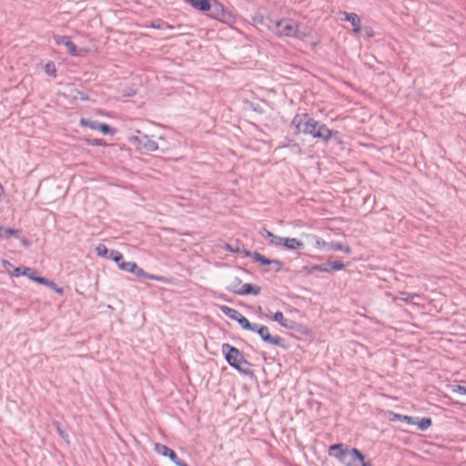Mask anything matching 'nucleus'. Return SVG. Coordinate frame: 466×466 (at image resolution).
<instances>
[{
  "label": "nucleus",
  "mask_w": 466,
  "mask_h": 466,
  "mask_svg": "<svg viewBox=\"0 0 466 466\" xmlns=\"http://www.w3.org/2000/svg\"><path fill=\"white\" fill-rule=\"evenodd\" d=\"M267 26L278 37L285 36L303 39L307 35L306 31L301 30L300 25L292 19H268Z\"/></svg>",
  "instance_id": "1"
},
{
  "label": "nucleus",
  "mask_w": 466,
  "mask_h": 466,
  "mask_svg": "<svg viewBox=\"0 0 466 466\" xmlns=\"http://www.w3.org/2000/svg\"><path fill=\"white\" fill-rule=\"evenodd\" d=\"M221 351L229 366L240 373L252 375V370L249 369L251 363L244 358L243 353L238 349L228 343H224Z\"/></svg>",
  "instance_id": "2"
},
{
  "label": "nucleus",
  "mask_w": 466,
  "mask_h": 466,
  "mask_svg": "<svg viewBox=\"0 0 466 466\" xmlns=\"http://www.w3.org/2000/svg\"><path fill=\"white\" fill-rule=\"evenodd\" d=\"M292 124L299 133L311 135L313 137H320V126L319 122L311 118L308 114L297 115Z\"/></svg>",
  "instance_id": "3"
},
{
  "label": "nucleus",
  "mask_w": 466,
  "mask_h": 466,
  "mask_svg": "<svg viewBox=\"0 0 466 466\" xmlns=\"http://www.w3.org/2000/svg\"><path fill=\"white\" fill-rule=\"evenodd\" d=\"M208 15L226 24L234 22V16L229 11H227L224 5L217 0H211Z\"/></svg>",
  "instance_id": "4"
},
{
  "label": "nucleus",
  "mask_w": 466,
  "mask_h": 466,
  "mask_svg": "<svg viewBox=\"0 0 466 466\" xmlns=\"http://www.w3.org/2000/svg\"><path fill=\"white\" fill-rule=\"evenodd\" d=\"M322 142L326 145H331L334 152L338 153L343 149L342 135L337 130H331L322 124Z\"/></svg>",
  "instance_id": "5"
},
{
  "label": "nucleus",
  "mask_w": 466,
  "mask_h": 466,
  "mask_svg": "<svg viewBox=\"0 0 466 466\" xmlns=\"http://www.w3.org/2000/svg\"><path fill=\"white\" fill-rule=\"evenodd\" d=\"M250 331H258L261 330L260 338L261 339L268 344L278 346L279 348H286V343L284 339L279 336H273L270 334L269 329L267 326L259 325L257 323L252 324V329H249Z\"/></svg>",
  "instance_id": "6"
},
{
  "label": "nucleus",
  "mask_w": 466,
  "mask_h": 466,
  "mask_svg": "<svg viewBox=\"0 0 466 466\" xmlns=\"http://www.w3.org/2000/svg\"><path fill=\"white\" fill-rule=\"evenodd\" d=\"M220 310L224 315L237 321L241 326L242 329L246 330H249V329H252L253 323H251L238 310L226 305L220 306Z\"/></svg>",
  "instance_id": "7"
},
{
  "label": "nucleus",
  "mask_w": 466,
  "mask_h": 466,
  "mask_svg": "<svg viewBox=\"0 0 466 466\" xmlns=\"http://www.w3.org/2000/svg\"><path fill=\"white\" fill-rule=\"evenodd\" d=\"M137 136H135L131 138L135 143H137V147L140 149H145L146 151H156L158 148L157 143L152 140L147 135L142 133L137 130Z\"/></svg>",
  "instance_id": "8"
},
{
  "label": "nucleus",
  "mask_w": 466,
  "mask_h": 466,
  "mask_svg": "<svg viewBox=\"0 0 466 466\" xmlns=\"http://www.w3.org/2000/svg\"><path fill=\"white\" fill-rule=\"evenodd\" d=\"M79 123L81 127H88L92 130H99L104 135H113L116 132V130L113 127H111L108 124L100 123L96 120L81 118Z\"/></svg>",
  "instance_id": "9"
},
{
  "label": "nucleus",
  "mask_w": 466,
  "mask_h": 466,
  "mask_svg": "<svg viewBox=\"0 0 466 466\" xmlns=\"http://www.w3.org/2000/svg\"><path fill=\"white\" fill-rule=\"evenodd\" d=\"M155 451L158 454L168 457L177 466H188L184 461L179 459L177 453L167 446L160 443L155 445Z\"/></svg>",
  "instance_id": "10"
},
{
  "label": "nucleus",
  "mask_w": 466,
  "mask_h": 466,
  "mask_svg": "<svg viewBox=\"0 0 466 466\" xmlns=\"http://www.w3.org/2000/svg\"><path fill=\"white\" fill-rule=\"evenodd\" d=\"M53 38H54V41H55V43L56 45H58V46H61V45L65 46L67 48V51H68V53L71 56H79V54L77 53L76 46L71 41L70 36H68V35H55Z\"/></svg>",
  "instance_id": "11"
},
{
  "label": "nucleus",
  "mask_w": 466,
  "mask_h": 466,
  "mask_svg": "<svg viewBox=\"0 0 466 466\" xmlns=\"http://www.w3.org/2000/svg\"><path fill=\"white\" fill-rule=\"evenodd\" d=\"M341 14L344 17L340 19L350 23L353 27L352 31L354 34H360L361 31L360 17L356 13L342 12Z\"/></svg>",
  "instance_id": "12"
},
{
  "label": "nucleus",
  "mask_w": 466,
  "mask_h": 466,
  "mask_svg": "<svg viewBox=\"0 0 466 466\" xmlns=\"http://www.w3.org/2000/svg\"><path fill=\"white\" fill-rule=\"evenodd\" d=\"M133 268L132 274H134L137 278H144L147 279L157 280L160 282H165L166 278L163 276L152 275L145 272L141 268H139L137 264Z\"/></svg>",
  "instance_id": "13"
},
{
  "label": "nucleus",
  "mask_w": 466,
  "mask_h": 466,
  "mask_svg": "<svg viewBox=\"0 0 466 466\" xmlns=\"http://www.w3.org/2000/svg\"><path fill=\"white\" fill-rule=\"evenodd\" d=\"M322 248H327L328 249L333 250V251H338V250L343 251L346 254L351 253V248L349 245H344L339 242H334V241L326 242V241L322 240Z\"/></svg>",
  "instance_id": "14"
},
{
  "label": "nucleus",
  "mask_w": 466,
  "mask_h": 466,
  "mask_svg": "<svg viewBox=\"0 0 466 466\" xmlns=\"http://www.w3.org/2000/svg\"><path fill=\"white\" fill-rule=\"evenodd\" d=\"M261 292V288L258 285H254L251 283H246L243 284L240 287V289L238 291V295L246 296V295H254L258 296Z\"/></svg>",
  "instance_id": "15"
},
{
  "label": "nucleus",
  "mask_w": 466,
  "mask_h": 466,
  "mask_svg": "<svg viewBox=\"0 0 466 466\" xmlns=\"http://www.w3.org/2000/svg\"><path fill=\"white\" fill-rule=\"evenodd\" d=\"M228 286L226 289L234 294H238L240 287L242 286V279L238 276H229L228 278Z\"/></svg>",
  "instance_id": "16"
},
{
  "label": "nucleus",
  "mask_w": 466,
  "mask_h": 466,
  "mask_svg": "<svg viewBox=\"0 0 466 466\" xmlns=\"http://www.w3.org/2000/svg\"><path fill=\"white\" fill-rule=\"evenodd\" d=\"M347 449L348 448L345 447L343 444H333L329 448V454L340 461L342 456L345 454Z\"/></svg>",
  "instance_id": "17"
},
{
  "label": "nucleus",
  "mask_w": 466,
  "mask_h": 466,
  "mask_svg": "<svg viewBox=\"0 0 466 466\" xmlns=\"http://www.w3.org/2000/svg\"><path fill=\"white\" fill-rule=\"evenodd\" d=\"M345 265L339 260L327 261L322 263V272L338 271L343 269Z\"/></svg>",
  "instance_id": "18"
},
{
  "label": "nucleus",
  "mask_w": 466,
  "mask_h": 466,
  "mask_svg": "<svg viewBox=\"0 0 466 466\" xmlns=\"http://www.w3.org/2000/svg\"><path fill=\"white\" fill-rule=\"evenodd\" d=\"M211 0H193L190 6L195 10L206 13L210 8Z\"/></svg>",
  "instance_id": "19"
},
{
  "label": "nucleus",
  "mask_w": 466,
  "mask_h": 466,
  "mask_svg": "<svg viewBox=\"0 0 466 466\" xmlns=\"http://www.w3.org/2000/svg\"><path fill=\"white\" fill-rule=\"evenodd\" d=\"M340 461L345 466H357L356 459L353 456V448L352 449H347V451H345V454L342 456Z\"/></svg>",
  "instance_id": "20"
},
{
  "label": "nucleus",
  "mask_w": 466,
  "mask_h": 466,
  "mask_svg": "<svg viewBox=\"0 0 466 466\" xmlns=\"http://www.w3.org/2000/svg\"><path fill=\"white\" fill-rule=\"evenodd\" d=\"M283 246L288 249H298L304 246V244L297 238H285Z\"/></svg>",
  "instance_id": "21"
},
{
  "label": "nucleus",
  "mask_w": 466,
  "mask_h": 466,
  "mask_svg": "<svg viewBox=\"0 0 466 466\" xmlns=\"http://www.w3.org/2000/svg\"><path fill=\"white\" fill-rule=\"evenodd\" d=\"M353 456L356 459V463L359 462L360 466H372L370 460H366V457L361 451L356 448H353Z\"/></svg>",
  "instance_id": "22"
},
{
  "label": "nucleus",
  "mask_w": 466,
  "mask_h": 466,
  "mask_svg": "<svg viewBox=\"0 0 466 466\" xmlns=\"http://www.w3.org/2000/svg\"><path fill=\"white\" fill-rule=\"evenodd\" d=\"M150 26L153 28H156V29H161V28L173 29L174 28L173 25L167 24V22H165L164 20L159 19V18L151 21Z\"/></svg>",
  "instance_id": "23"
},
{
  "label": "nucleus",
  "mask_w": 466,
  "mask_h": 466,
  "mask_svg": "<svg viewBox=\"0 0 466 466\" xmlns=\"http://www.w3.org/2000/svg\"><path fill=\"white\" fill-rule=\"evenodd\" d=\"M431 423H432V421H431V418L424 417V418L419 419L417 420L416 424L418 425V428L420 431H426L428 428L431 427Z\"/></svg>",
  "instance_id": "24"
},
{
  "label": "nucleus",
  "mask_w": 466,
  "mask_h": 466,
  "mask_svg": "<svg viewBox=\"0 0 466 466\" xmlns=\"http://www.w3.org/2000/svg\"><path fill=\"white\" fill-rule=\"evenodd\" d=\"M108 258H111L113 261H115L118 267H119V264H121V262H124V260H123L124 258H123L122 253L117 250H114V249L110 250Z\"/></svg>",
  "instance_id": "25"
},
{
  "label": "nucleus",
  "mask_w": 466,
  "mask_h": 466,
  "mask_svg": "<svg viewBox=\"0 0 466 466\" xmlns=\"http://www.w3.org/2000/svg\"><path fill=\"white\" fill-rule=\"evenodd\" d=\"M252 258L257 262H260L262 265H271L272 259L266 258L257 251L253 252Z\"/></svg>",
  "instance_id": "26"
},
{
  "label": "nucleus",
  "mask_w": 466,
  "mask_h": 466,
  "mask_svg": "<svg viewBox=\"0 0 466 466\" xmlns=\"http://www.w3.org/2000/svg\"><path fill=\"white\" fill-rule=\"evenodd\" d=\"M395 417L400 421H404V422H406L408 424H411V425H415L417 423V420H419L418 417H411V416L400 415V414H395Z\"/></svg>",
  "instance_id": "27"
},
{
  "label": "nucleus",
  "mask_w": 466,
  "mask_h": 466,
  "mask_svg": "<svg viewBox=\"0 0 466 466\" xmlns=\"http://www.w3.org/2000/svg\"><path fill=\"white\" fill-rule=\"evenodd\" d=\"M136 263L135 262H132V261H128V262H121V264H119V268L121 270H124V271H127V272H130L132 273L133 271V268H135Z\"/></svg>",
  "instance_id": "28"
},
{
  "label": "nucleus",
  "mask_w": 466,
  "mask_h": 466,
  "mask_svg": "<svg viewBox=\"0 0 466 466\" xmlns=\"http://www.w3.org/2000/svg\"><path fill=\"white\" fill-rule=\"evenodd\" d=\"M22 274L24 276H26L28 279L34 281V279L36 277V271L34 268H23Z\"/></svg>",
  "instance_id": "29"
},
{
  "label": "nucleus",
  "mask_w": 466,
  "mask_h": 466,
  "mask_svg": "<svg viewBox=\"0 0 466 466\" xmlns=\"http://www.w3.org/2000/svg\"><path fill=\"white\" fill-rule=\"evenodd\" d=\"M45 72L48 76H55L56 72L55 64L53 62L46 63L45 66Z\"/></svg>",
  "instance_id": "30"
},
{
  "label": "nucleus",
  "mask_w": 466,
  "mask_h": 466,
  "mask_svg": "<svg viewBox=\"0 0 466 466\" xmlns=\"http://www.w3.org/2000/svg\"><path fill=\"white\" fill-rule=\"evenodd\" d=\"M96 253L98 256H101V257H104V258H108L107 254L110 252L107 248L103 245V244H99L96 248Z\"/></svg>",
  "instance_id": "31"
},
{
  "label": "nucleus",
  "mask_w": 466,
  "mask_h": 466,
  "mask_svg": "<svg viewBox=\"0 0 466 466\" xmlns=\"http://www.w3.org/2000/svg\"><path fill=\"white\" fill-rule=\"evenodd\" d=\"M86 143L89 146H106V143L104 139L101 138H87Z\"/></svg>",
  "instance_id": "32"
},
{
  "label": "nucleus",
  "mask_w": 466,
  "mask_h": 466,
  "mask_svg": "<svg viewBox=\"0 0 466 466\" xmlns=\"http://www.w3.org/2000/svg\"><path fill=\"white\" fill-rule=\"evenodd\" d=\"M400 299L406 302L412 300L415 297H418V295L415 293H409L405 291L400 292Z\"/></svg>",
  "instance_id": "33"
},
{
  "label": "nucleus",
  "mask_w": 466,
  "mask_h": 466,
  "mask_svg": "<svg viewBox=\"0 0 466 466\" xmlns=\"http://www.w3.org/2000/svg\"><path fill=\"white\" fill-rule=\"evenodd\" d=\"M15 237L17 238H20L18 237V230L17 229H14V228H5V231H4V238H8L9 237Z\"/></svg>",
  "instance_id": "34"
},
{
  "label": "nucleus",
  "mask_w": 466,
  "mask_h": 466,
  "mask_svg": "<svg viewBox=\"0 0 466 466\" xmlns=\"http://www.w3.org/2000/svg\"><path fill=\"white\" fill-rule=\"evenodd\" d=\"M46 287H48L49 289H51L52 290H54L56 293L59 294V295L64 294L63 288L57 287V285L54 281L49 280V284H47Z\"/></svg>",
  "instance_id": "35"
},
{
  "label": "nucleus",
  "mask_w": 466,
  "mask_h": 466,
  "mask_svg": "<svg viewBox=\"0 0 466 466\" xmlns=\"http://www.w3.org/2000/svg\"><path fill=\"white\" fill-rule=\"evenodd\" d=\"M272 266V270L275 271V272H279L283 267V264L281 261L278 260V259H272L271 260V265Z\"/></svg>",
  "instance_id": "36"
},
{
  "label": "nucleus",
  "mask_w": 466,
  "mask_h": 466,
  "mask_svg": "<svg viewBox=\"0 0 466 466\" xmlns=\"http://www.w3.org/2000/svg\"><path fill=\"white\" fill-rule=\"evenodd\" d=\"M452 391L461 395H466V384L465 385H454L452 386Z\"/></svg>",
  "instance_id": "37"
},
{
  "label": "nucleus",
  "mask_w": 466,
  "mask_h": 466,
  "mask_svg": "<svg viewBox=\"0 0 466 466\" xmlns=\"http://www.w3.org/2000/svg\"><path fill=\"white\" fill-rule=\"evenodd\" d=\"M285 319L286 318L281 311H277L272 317V320L277 321L279 324H281Z\"/></svg>",
  "instance_id": "38"
},
{
  "label": "nucleus",
  "mask_w": 466,
  "mask_h": 466,
  "mask_svg": "<svg viewBox=\"0 0 466 466\" xmlns=\"http://www.w3.org/2000/svg\"><path fill=\"white\" fill-rule=\"evenodd\" d=\"M225 249L231 252V253H240V248L238 247V245H231V244H226L225 245Z\"/></svg>",
  "instance_id": "39"
},
{
  "label": "nucleus",
  "mask_w": 466,
  "mask_h": 466,
  "mask_svg": "<svg viewBox=\"0 0 466 466\" xmlns=\"http://www.w3.org/2000/svg\"><path fill=\"white\" fill-rule=\"evenodd\" d=\"M285 238L274 235V238L270 240V243L276 246H283Z\"/></svg>",
  "instance_id": "40"
},
{
  "label": "nucleus",
  "mask_w": 466,
  "mask_h": 466,
  "mask_svg": "<svg viewBox=\"0 0 466 466\" xmlns=\"http://www.w3.org/2000/svg\"><path fill=\"white\" fill-rule=\"evenodd\" d=\"M34 281L38 283V284L45 285V286H47V284H49V279H46L44 277H40V276H36L34 279Z\"/></svg>",
  "instance_id": "41"
},
{
  "label": "nucleus",
  "mask_w": 466,
  "mask_h": 466,
  "mask_svg": "<svg viewBox=\"0 0 466 466\" xmlns=\"http://www.w3.org/2000/svg\"><path fill=\"white\" fill-rule=\"evenodd\" d=\"M295 322L291 319H286L280 325L286 329H293Z\"/></svg>",
  "instance_id": "42"
},
{
  "label": "nucleus",
  "mask_w": 466,
  "mask_h": 466,
  "mask_svg": "<svg viewBox=\"0 0 466 466\" xmlns=\"http://www.w3.org/2000/svg\"><path fill=\"white\" fill-rule=\"evenodd\" d=\"M364 32L368 38H371L374 36V31L370 27H364Z\"/></svg>",
  "instance_id": "43"
},
{
  "label": "nucleus",
  "mask_w": 466,
  "mask_h": 466,
  "mask_svg": "<svg viewBox=\"0 0 466 466\" xmlns=\"http://www.w3.org/2000/svg\"><path fill=\"white\" fill-rule=\"evenodd\" d=\"M23 268H24V267H17V268H15L14 269L13 276L18 277V276H20V275H23V274H22Z\"/></svg>",
  "instance_id": "44"
},
{
  "label": "nucleus",
  "mask_w": 466,
  "mask_h": 466,
  "mask_svg": "<svg viewBox=\"0 0 466 466\" xmlns=\"http://www.w3.org/2000/svg\"><path fill=\"white\" fill-rule=\"evenodd\" d=\"M263 231L265 232V237L269 238L270 240L272 239V238H274V234L268 230L267 228H263Z\"/></svg>",
  "instance_id": "45"
},
{
  "label": "nucleus",
  "mask_w": 466,
  "mask_h": 466,
  "mask_svg": "<svg viewBox=\"0 0 466 466\" xmlns=\"http://www.w3.org/2000/svg\"><path fill=\"white\" fill-rule=\"evenodd\" d=\"M20 240H21V243H22V245L24 247H25V248L30 247L31 243H30V241L27 238H20Z\"/></svg>",
  "instance_id": "46"
},
{
  "label": "nucleus",
  "mask_w": 466,
  "mask_h": 466,
  "mask_svg": "<svg viewBox=\"0 0 466 466\" xmlns=\"http://www.w3.org/2000/svg\"><path fill=\"white\" fill-rule=\"evenodd\" d=\"M240 253H244L246 257H251L253 255V252L246 250V249H240Z\"/></svg>",
  "instance_id": "47"
},
{
  "label": "nucleus",
  "mask_w": 466,
  "mask_h": 466,
  "mask_svg": "<svg viewBox=\"0 0 466 466\" xmlns=\"http://www.w3.org/2000/svg\"><path fill=\"white\" fill-rule=\"evenodd\" d=\"M4 227L2 225H0V238H4Z\"/></svg>",
  "instance_id": "48"
},
{
  "label": "nucleus",
  "mask_w": 466,
  "mask_h": 466,
  "mask_svg": "<svg viewBox=\"0 0 466 466\" xmlns=\"http://www.w3.org/2000/svg\"><path fill=\"white\" fill-rule=\"evenodd\" d=\"M57 431H58V432H59V434H60V436H61L62 438H64V439H65V438L67 436V435H66V434H65V433H64V431H61L59 428L57 429Z\"/></svg>",
  "instance_id": "49"
},
{
  "label": "nucleus",
  "mask_w": 466,
  "mask_h": 466,
  "mask_svg": "<svg viewBox=\"0 0 466 466\" xmlns=\"http://www.w3.org/2000/svg\"><path fill=\"white\" fill-rule=\"evenodd\" d=\"M313 269H316V270H320V266L319 265H316L312 268Z\"/></svg>",
  "instance_id": "50"
},
{
  "label": "nucleus",
  "mask_w": 466,
  "mask_h": 466,
  "mask_svg": "<svg viewBox=\"0 0 466 466\" xmlns=\"http://www.w3.org/2000/svg\"><path fill=\"white\" fill-rule=\"evenodd\" d=\"M3 192H4V187H3V186L0 184V195H1V194H3Z\"/></svg>",
  "instance_id": "51"
},
{
  "label": "nucleus",
  "mask_w": 466,
  "mask_h": 466,
  "mask_svg": "<svg viewBox=\"0 0 466 466\" xmlns=\"http://www.w3.org/2000/svg\"><path fill=\"white\" fill-rule=\"evenodd\" d=\"M254 111H258V112H262V110H258V107H253Z\"/></svg>",
  "instance_id": "52"
},
{
  "label": "nucleus",
  "mask_w": 466,
  "mask_h": 466,
  "mask_svg": "<svg viewBox=\"0 0 466 466\" xmlns=\"http://www.w3.org/2000/svg\"><path fill=\"white\" fill-rule=\"evenodd\" d=\"M184 1L190 5L193 0H184Z\"/></svg>",
  "instance_id": "53"
},
{
  "label": "nucleus",
  "mask_w": 466,
  "mask_h": 466,
  "mask_svg": "<svg viewBox=\"0 0 466 466\" xmlns=\"http://www.w3.org/2000/svg\"><path fill=\"white\" fill-rule=\"evenodd\" d=\"M257 334H258L259 336L261 335V330H258V331H255Z\"/></svg>",
  "instance_id": "54"
}]
</instances>
